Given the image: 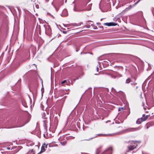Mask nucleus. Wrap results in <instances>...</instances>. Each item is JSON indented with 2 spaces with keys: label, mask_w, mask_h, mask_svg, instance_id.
<instances>
[{
  "label": "nucleus",
  "mask_w": 154,
  "mask_h": 154,
  "mask_svg": "<svg viewBox=\"0 0 154 154\" xmlns=\"http://www.w3.org/2000/svg\"><path fill=\"white\" fill-rule=\"evenodd\" d=\"M152 75V76H153V78L154 79V71L153 72V73L151 74Z\"/></svg>",
  "instance_id": "nucleus-23"
},
{
  "label": "nucleus",
  "mask_w": 154,
  "mask_h": 154,
  "mask_svg": "<svg viewBox=\"0 0 154 154\" xmlns=\"http://www.w3.org/2000/svg\"><path fill=\"white\" fill-rule=\"evenodd\" d=\"M74 11H84L85 9H82V8H76L75 5L74 6V7L73 9Z\"/></svg>",
  "instance_id": "nucleus-8"
},
{
  "label": "nucleus",
  "mask_w": 154,
  "mask_h": 154,
  "mask_svg": "<svg viewBox=\"0 0 154 154\" xmlns=\"http://www.w3.org/2000/svg\"><path fill=\"white\" fill-rule=\"evenodd\" d=\"M123 109H124L123 107H121V108H119V111H123Z\"/></svg>",
  "instance_id": "nucleus-20"
},
{
  "label": "nucleus",
  "mask_w": 154,
  "mask_h": 154,
  "mask_svg": "<svg viewBox=\"0 0 154 154\" xmlns=\"http://www.w3.org/2000/svg\"><path fill=\"white\" fill-rule=\"evenodd\" d=\"M109 134L108 135H115L116 134ZM107 135V134H97L96 135V136L93 137H92L91 138H90L89 139H92V138H94L95 137H97V136H105V135Z\"/></svg>",
  "instance_id": "nucleus-11"
},
{
  "label": "nucleus",
  "mask_w": 154,
  "mask_h": 154,
  "mask_svg": "<svg viewBox=\"0 0 154 154\" xmlns=\"http://www.w3.org/2000/svg\"><path fill=\"white\" fill-rule=\"evenodd\" d=\"M10 149V148H8V149Z\"/></svg>",
  "instance_id": "nucleus-32"
},
{
  "label": "nucleus",
  "mask_w": 154,
  "mask_h": 154,
  "mask_svg": "<svg viewBox=\"0 0 154 154\" xmlns=\"http://www.w3.org/2000/svg\"><path fill=\"white\" fill-rule=\"evenodd\" d=\"M140 97L141 98H142V94H141V92H140Z\"/></svg>",
  "instance_id": "nucleus-27"
},
{
  "label": "nucleus",
  "mask_w": 154,
  "mask_h": 154,
  "mask_svg": "<svg viewBox=\"0 0 154 154\" xmlns=\"http://www.w3.org/2000/svg\"><path fill=\"white\" fill-rule=\"evenodd\" d=\"M132 8V6L131 5H130L128 7L126 8L125 10H123L122 12H125L129 10L130 9Z\"/></svg>",
  "instance_id": "nucleus-17"
},
{
  "label": "nucleus",
  "mask_w": 154,
  "mask_h": 154,
  "mask_svg": "<svg viewBox=\"0 0 154 154\" xmlns=\"http://www.w3.org/2000/svg\"><path fill=\"white\" fill-rule=\"evenodd\" d=\"M74 3V2H73V3Z\"/></svg>",
  "instance_id": "nucleus-35"
},
{
  "label": "nucleus",
  "mask_w": 154,
  "mask_h": 154,
  "mask_svg": "<svg viewBox=\"0 0 154 154\" xmlns=\"http://www.w3.org/2000/svg\"><path fill=\"white\" fill-rule=\"evenodd\" d=\"M75 25H78V24H75Z\"/></svg>",
  "instance_id": "nucleus-37"
},
{
  "label": "nucleus",
  "mask_w": 154,
  "mask_h": 154,
  "mask_svg": "<svg viewBox=\"0 0 154 154\" xmlns=\"http://www.w3.org/2000/svg\"><path fill=\"white\" fill-rule=\"evenodd\" d=\"M66 0H65V3H66Z\"/></svg>",
  "instance_id": "nucleus-33"
},
{
  "label": "nucleus",
  "mask_w": 154,
  "mask_h": 154,
  "mask_svg": "<svg viewBox=\"0 0 154 154\" xmlns=\"http://www.w3.org/2000/svg\"><path fill=\"white\" fill-rule=\"evenodd\" d=\"M94 28V29H97V28L96 26H95Z\"/></svg>",
  "instance_id": "nucleus-25"
},
{
  "label": "nucleus",
  "mask_w": 154,
  "mask_h": 154,
  "mask_svg": "<svg viewBox=\"0 0 154 154\" xmlns=\"http://www.w3.org/2000/svg\"><path fill=\"white\" fill-rule=\"evenodd\" d=\"M129 143L130 145L128 146V149L130 150H132L135 148V141L134 140L130 141Z\"/></svg>",
  "instance_id": "nucleus-4"
},
{
  "label": "nucleus",
  "mask_w": 154,
  "mask_h": 154,
  "mask_svg": "<svg viewBox=\"0 0 154 154\" xmlns=\"http://www.w3.org/2000/svg\"><path fill=\"white\" fill-rule=\"evenodd\" d=\"M66 82V80H65L63 81L62 82V84H64V83Z\"/></svg>",
  "instance_id": "nucleus-22"
},
{
  "label": "nucleus",
  "mask_w": 154,
  "mask_h": 154,
  "mask_svg": "<svg viewBox=\"0 0 154 154\" xmlns=\"http://www.w3.org/2000/svg\"><path fill=\"white\" fill-rule=\"evenodd\" d=\"M63 4L62 3H57L55 6H54V7L55 8L56 11H58V10L59 8L60 7V6L62 5Z\"/></svg>",
  "instance_id": "nucleus-12"
},
{
  "label": "nucleus",
  "mask_w": 154,
  "mask_h": 154,
  "mask_svg": "<svg viewBox=\"0 0 154 154\" xmlns=\"http://www.w3.org/2000/svg\"><path fill=\"white\" fill-rule=\"evenodd\" d=\"M140 154H143V152H141Z\"/></svg>",
  "instance_id": "nucleus-30"
},
{
  "label": "nucleus",
  "mask_w": 154,
  "mask_h": 154,
  "mask_svg": "<svg viewBox=\"0 0 154 154\" xmlns=\"http://www.w3.org/2000/svg\"><path fill=\"white\" fill-rule=\"evenodd\" d=\"M113 89H113V88H112V90Z\"/></svg>",
  "instance_id": "nucleus-34"
},
{
  "label": "nucleus",
  "mask_w": 154,
  "mask_h": 154,
  "mask_svg": "<svg viewBox=\"0 0 154 154\" xmlns=\"http://www.w3.org/2000/svg\"><path fill=\"white\" fill-rule=\"evenodd\" d=\"M135 131V128H128L127 129L124 130L122 131L116 133H114V134H116V135L119 134H121L123 133H126V132H133Z\"/></svg>",
  "instance_id": "nucleus-3"
},
{
  "label": "nucleus",
  "mask_w": 154,
  "mask_h": 154,
  "mask_svg": "<svg viewBox=\"0 0 154 154\" xmlns=\"http://www.w3.org/2000/svg\"><path fill=\"white\" fill-rule=\"evenodd\" d=\"M98 68L97 67V71H98Z\"/></svg>",
  "instance_id": "nucleus-29"
},
{
  "label": "nucleus",
  "mask_w": 154,
  "mask_h": 154,
  "mask_svg": "<svg viewBox=\"0 0 154 154\" xmlns=\"http://www.w3.org/2000/svg\"><path fill=\"white\" fill-rule=\"evenodd\" d=\"M112 152V148L111 147L107 149L102 154H111Z\"/></svg>",
  "instance_id": "nucleus-6"
},
{
  "label": "nucleus",
  "mask_w": 154,
  "mask_h": 154,
  "mask_svg": "<svg viewBox=\"0 0 154 154\" xmlns=\"http://www.w3.org/2000/svg\"><path fill=\"white\" fill-rule=\"evenodd\" d=\"M148 64L149 67L148 68V69H150L151 68L149 67V64Z\"/></svg>",
  "instance_id": "nucleus-26"
},
{
  "label": "nucleus",
  "mask_w": 154,
  "mask_h": 154,
  "mask_svg": "<svg viewBox=\"0 0 154 154\" xmlns=\"http://www.w3.org/2000/svg\"><path fill=\"white\" fill-rule=\"evenodd\" d=\"M143 109L146 112H148V110H147V109L148 110L149 109V108L147 106H146L144 105V103H143Z\"/></svg>",
  "instance_id": "nucleus-13"
},
{
  "label": "nucleus",
  "mask_w": 154,
  "mask_h": 154,
  "mask_svg": "<svg viewBox=\"0 0 154 154\" xmlns=\"http://www.w3.org/2000/svg\"><path fill=\"white\" fill-rule=\"evenodd\" d=\"M148 127H147V128L148 129Z\"/></svg>",
  "instance_id": "nucleus-36"
},
{
  "label": "nucleus",
  "mask_w": 154,
  "mask_h": 154,
  "mask_svg": "<svg viewBox=\"0 0 154 154\" xmlns=\"http://www.w3.org/2000/svg\"><path fill=\"white\" fill-rule=\"evenodd\" d=\"M140 141H135V148H140L141 146L140 144Z\"/></svg>",
  "instance_id": "nucleus-10"
},
{
  "label": "nucleus",
  "mask_w": 154,
  "mask_h": 154,
  "mask_svg": "<svg viewBox=\"0 0 154 154\" xmlns=\"http://www.w3.org/2000/svg\"><path fill=\"white\" fill-rule=\"evenodd\" d=\"M131 81V79L129 78L126 81V83H129Z\"/></svg>",
  "instance_id": "nucleus-19"
},
{
  "label": "nucleus",
  "mask_w": 154,
  "mask_h": 154,
  "mask_svg": "<svg viewBox=\"0 0 154 154\" xmlns=\"http://www.w3.org/2000/svg\"><path fill=\"white\" fill-rule=\"evenodd\" d=\"M44 122V127L46 130H47L48 122L46 120L43 121Z\"/></svg>",
  "instance_id": "nucleus-14"
},
{
  "label": "nucleus",
  "mask_w": 154,
  "mask_h": 154,
  "mask_svg": "<svg viewBox=\"0 0 154 154\" xmlns=\"http://www.w3.org/2000/svg\"><path fill=\"white\" fill-rule=\"evenodd\" d=\"M92 5V4H90L88 5L86 4V7L85 8H82L83 9H85L84 11H90L91 9V8Z\"/></svg>",
  "instance_id": "nucleus-7"
},
{
  "label": "nucleus",
  "mask_w": 154,
  "mask_h": 154,
  "mask_svg": "<svg viewBox=\"0 0 154 154\" xmlns=\"http://www.w3.org/2000/svg\"><path fill=\"white\" fill-rule=\"evenodd\" d=\"M141 128V127L140 126L139 127H138L135 128V130H139Z\"/></svg>",
  "instance_id": "nucleus-21"
},
{
  "label": "nucleus",
  "mask_w": 154,
  "mask_h": 154,
  "mask_svg": "<svg viewBox=\"0 0 154 154\" xmlns=\"http://www.w3.org/2000/svg\"><path fill=\"white\" fill-rule=\"evenodd\" d=\"M151 77L150 76H149L148 78L145 80V81L143 83V84H142V87H143V86L146 83V82L148 80H149V79H151Z\"/></svg>",
  "instance_id": "nucleus-15"
},
{
  "label": "nucleus",
  "mask_w": 154,
  "mask_h": 154,
  "mask_svg": "<svg viewBox=\"0 0 154 154\" xmlns=\"http://www.w3.org/2000/svg\"><path fill=\"white\" fill-rule=\"evenodd\" d=\"M146 105H147H147H147V103H146Z\"/></svg>",
  "instance_id": "nucleus-38"
},
{
  "label": "nucleus",
  "mask_w": 154,
  "mask_h": 154,
  "mask_svg": "<svg viewBox=\"0 0 154 154\" xmlns=\"http://www.w3.org/2000/svg\"><path fill=\"white\" fill-rule=\"evenodd\" d=\"M60 143L62 145L64 146L66 144V141H65L63 142H61Z\"/></svg>",
  "instance_id": "nucleus-18"
},
{
  "label": "nucleus",
  "mask_w": 154,
  "mask_h": 154,
  "mask_svg": "<svg viewBox=\"0 0 154 154\" xmlns=\"http://www.w3.org/2000/svg\"><path fill=\"white\" fill-rule=\"evenodd\" d=\"M104 25L108 26H115L116 24L114 22L106 23H104Z\"/></svg>",
  "instance_id": "nucleus-9"
},
{
  "label": "nucleus",
  "mask_w": 154,
  "mask_h": 154,
  "mask_svg": "<svg viewBox=\"0 0 154 154\" xmlns=\"http://www.w3.org/2000/svg\"><path fill=\"white\" fill-rule=\"evenodd\" d=\"M135 61L137 67V69H136V73L135 72V76L138 75L143 71V62L138 57L135 56ZM135 69H137L135 68Z\"/></svg>",
  "instance_id": "nucleus-1"
},
{
  "label": "nucleus",
  "mask_w": 154,
  "mask_h": 154,
  "mask_svg": "<svg viewBox=\"0 0 154 154\" xmlns=\"http://www.w3.org/2000/svg\"><path fill=\"white\" fill-rule=\"evenodd\" d=\"M66 98V97H63V100H64Z\"/></svg>",
  "instance_id": "nucleus-28"
},
{
  "label": "nucleus",
  "mask_w": 154,
  "mask_h": 154,
  "mask_svg": "<svg viewBox=\"0 0 154 154\" xmlns=\"http://www.w3.org/2000/svg\"><path fill=\"white\" fill-rule=\"evenodd\" d=\"M142 116L143 117L142 118H141L138 119L136 121V123L137 124H140L142 122L146 121L148 118V115H147L146 116H145V115L143 114Z\"/></svg>",
  "instance_id": "nucleus-2"
},
{
  "label": "nucleus",
  "mask_w": 154,
  "mask_h": 154,
  "mask_svg": "<svg viewBox=\"0 0 154 154\" xmlns=\"http://www.w3.org/2000/svg\"><path fill=\"white\" fill-rule=\"evenodd\" d=\"M148 87V88L151 90H152L154 89V80H152L149 82Z\"/></svg>",
  "instance_id": "nucleus-5"
},
{
  "label": "nucleus",
  "mask_w": 154,
  "mask_h": 154,
  "mask_svg": "<svg viewBox=\"0 0 154 154\" xmlns=\"http://www.w3.org/2000/svg\"><path fill=\"white\" fill-rule=\"evenodd\" d=\"M140 0H139L136 3H135V5L138 3V2H139Z\"/></svg>",
  "instance_id": "nucleus-24"
},
{
  "label": "nucleus",
  "mask_w": 154,
  "mask_h": 154,
  "mask_svg": "<svg viewBox=\"0 0 154 154\" xmlns=\"http://www.w3.org/2000/svg\"><path fill=\"white\" fill-rule=\"evenodd\" d=\"M45 151V149L44 146H42V148H41V151L40 152H39L37 154H40L42 152H44Z\"/></svg>",
  "instance_id": "nucleus-16"
},
{
  "label": "nucleus",
  "mask_w": 154,
  "mask_h": 154,
  "mask_svg": "<svg viewBox=\"0 0 154 154\" xmlns=\"http://www.w3.org/2000/svg\"><path fill=\"white\" fill-rule=\"evenodd\" d=\"M47 146H48V145H46L45 146V147L46 148H47Z\"/></svg>",
  "instance_id": "nucleus-31"
}]
</instances>
